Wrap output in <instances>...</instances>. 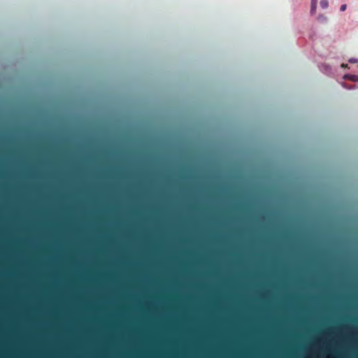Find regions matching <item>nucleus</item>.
I'll return each instance as SVG.
<instances>
[{"instance_id":"1","label":"nucleus","mask_w":358,"mask_h":358,"mask_svg":"<svg viewBox=\"0 0 358 358\" xmlns=\"http://www.w3.org/2000/svg\"><path fill=\"white\" fill-rule=\"evenodd\" d=\"M239 158H237L238 159ZM222 159H236V158H18V162L26 161H78V162H96V161H135V162H158V164L166 161H218Z\"/></svg>"},{"instance_id":"2","label":"nucleus","mask_w":358,"mask_h":358,"mask_svg":"<svg viewBox=\"0 0 358 358\" xmlns=\"http://www.w3.org/2000/svg\"><path fill=\"white\" fill-rule=\"evenodd\" d=\"M22 137H23L24 139L32 141L36 140H44V139H49L51 141L56 143H66L69 142V138L66 137H59L56 136L54 135H49V134H39V135H34V134H24L22 135Z\"/></svg>"},{"instance_id":"3","label":"nucleus","mask_w":358,"mask_h":358,"mask_svg":"<svg viewBox=\"0 0 358 358\" xmlns=\"http://www.w3.org/2000/svg\"><path fill=\"white\" fill-rule=\"evenodd\" d=\"M20 136L13 134L3 135L1 137V140L4 142L13 143L19 140Z\"/></svg>"},{"instance_id":"4","label":"nucleus","mask_w":358,"mask_h":358,"mask_svg":"<svg viewBox=\"0 0 358 358\" xmlns=\"http://www.w3.org/2000/svg\"><path fill=\"white\" fill-rule=\"evenodd\" d=\"M343 79L350 80L353 82H358V76L351 75V74H345L343 76Z\"/></svg>"},{"instance_id":"5","label":"nucleus","mask_w":358,"mask_h":358,"mask_svg":"<svg viewBox=\"0 0 358 358\" xmlns=\"http://www.w3.org/2000/svg\"><path fill=\"white\" fill-rule=\"evenodd\" d=\"M317 1H311V2H310V13L311 15H313L315 14L316 9H317Z\"/></svg>"},{"instance_id":"6","label":"nucleus","mask_w":358,"mask_h":358,"mask_svg":"<svg viewBox=\"0 0 358 358\" xmlns=\"http://www.w3.org/2000/svg\"><path fill=\"white\" fill-rule=\"evenodd\" d=\"M317 20L321 23L326 24L328 22L329 20H328V17L327 16H325L324 15H320L317 17Z\"/></svg>"},{"instance_id":"7","label":"nucleus","mask_w":358,"mask_h":358,"mask_svg":"<svg viewBox=\"0 0 358 358\" xmlns=\"http://www.w3.org/2000/svg\"><path fill=\"white\" fill-rule=\"evenodd\" d=\"M320 6L323 9H326L329 6V1L328 0H321L320 2Z\"/></svg>"},{"instance_id":"8","label":"nucleus","mask_w":358,"mask_h":358,"mask_svg":"<svg viewBox=\"0 0 358 358\" xmlns=\"http://www.w3.org/2000/svg\"><path fill=\"white\" fill-rule=\"evenodd\" d=\"M343 87H344L345 88L348 89V90L355 89V85H351V86H350V85H346V84H343Z\"/></svg>"},{"instance_id":"9","label":"nucleus","mask_w":358,"mask_h":358,"mask_svg":"<svg viewBox=\"0 0 358 358\" xmlns=\"http://www.w3.org/2000/svg\"><path fill=\"white\" fill-rule=\"evenodd\" d=\"M347 9V5L346 4H342L340 7V11L344 12Z\"/></svg>"},{"instance_id":"10","label":"nucleus","mask_w":358,"mask_h":358,"mask_svg":"<svg viewBox=\"0 0 358 358\" xmlns=\"http://www.w3.org/2000/svg\"><path fill=\"white\" fill-rule=\"evenodd\" d=\"M348 61H349L350 63L355 64V63H357L358 62V59L350 58Z\"/></svg>"},{"instance_id":"11","label":"nucleus","mask_w":358,"mask_h":358,"mask_svg":"<svg viewBox=\"0 0 358 358\" xmlns=\"http://www.w3.org/2000/svg\"><path fill=\"white\" fill-rule=\"evenodd\" d=\"M341 67L343 69H348L349 68V66H348V65L347 64H341Z\"/></svg>"},{"instance_id":"12","label":"nucleus","mask_w":358,"mask_h":358,"mask_svg":"<svg viewBox=\"0 0 358 358\" xmlns=\"http://www.w3.org/2000/svg\"><path fill=\"white\" fill-rule=\"evenodd\" d=\"M325 68L327 69L325 73H328L330 71V68L328 66H325Z\"/></svg>"},{"instance_id":"13","label":"nucleus","mask_w":358,"mask_h":358,"mask_svg":"<svg viewBox=\"0 0 358 358\" xmlns=\"http://www.w3.org/2000/svg\"><path fill=\"white\" fill-rule=\"evenodd\" d=\"M157 157H162L159 153L158 152V155L157 156Z\"/></svg>"},{"instance_id":"14","label":"nucleus","mask_w":358,"mask_h":358,"mask_svg":"<svg viewBox=\"0 0 358 358\" xmlns=\"http://www.w3.org/2000/svg\"><path fill=\"white\" fill-rule=\"evenodd\" d=\"M0 157H3V155H1Z\"/></svg>"},{"instance_id":"15","label":"nucleus","mask_w":358,"mask_h":358,"mask_svg":"<svg viewBox=\"0 0 358 358\" xmlns=\"http://www.w3.org/2000/svg\"><path fill=\"white\" fill-rule=\"evenodd\" d=\"M42 157H45V155H43Z\"/></svg>"},{"instance_id":"16","label":"nucleus","mask_w":358,"mask_h":358,"mask_svg":"<svg viewBox=\"0 0 358 358\" xmlns=\"http://www.w3.org/2000/svg\"><path fill=\"white\" fill-rule=\"evenodd\" d=\"M87 157H90V155H87Z\"/></svg>"},{"instance_id":"17","label":"nucleus","mask_w":358,"mask_h":358,"mask_svg":"<svg viewBox=\"0 0 358 358\" xmlns=\"http://www.w3.org/2000/svg\"><path fill=\"white\" fill-rule=\"evenodd\" d=\"M123 157H126L127 156H126V155H124Z\"/></svg>"}]
</instances>
